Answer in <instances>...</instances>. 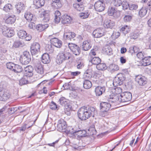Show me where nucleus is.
Listing matches in <instances>:
<instances>
[{
  "label": "nucleus",
  "instance_id": "1",
  "mask_svg": "<svg viewBox=\"0 0 151 151\" xmlns=\"http://www.w3.org/2000/svg\"><path fill=\"white\" fill-rule=\"evenodd\" d=\"M96 112V111L93 107L83 106L79 109L78 115L80 119L85 120L91 116H94Z\"/></svg>",
  "mask_w": 151,
  "mask_h": 151
},
{
  "label": "nucleus",
  "instance_id": "2",
  "mask_svg": "<svg viewBox=\"0 0 151 151\" xmlns=\"http://www.w3.org/2000/svg\"><path fill=\"white\" fill-rule=\"evenodd\" d=\"M71 57V54L66 51H62L59 53L57 56L56 62L58 64H61L63 61L69 59Z\"/></svg>",
  "mask_w": 151,
  "mask_h": 151
},
{
  "label": "nucleus",
  "instance_id": "3",
  "mask_svg": "<svg viewBox=\"0 0 151 151\" xmlns=\"http://www.w3.org/2000/svg\"><path fill=\"white\" fill-rule=\"evenodd\" d=\"M107 101L110 103L111 106H115L121 103L120 97L118 95H115L113 93L107 98Z\"/></svg>",
  "mask_w": 151,
  "mask_h": 151
},
{
  "label": "nucleus",
  "instance_id": "4",
  "mask_svg": "<svg viewBox=\"0 0 151 151\" xmlns=\"http://www.w3.org/2000/svg\"><path fill=\"white\" fill-rule=\"evenodd\" d=\"M125 78V75L124 74L122 73L117 74L114 78L113 81L114 86H116L118 85H121L122 84Z\"/></svg>",
  "mask_w": 151,
  "mask_h": 151
},
{
  "label": "nucleus",
  "instance_id": "5",
  "mask_svg": "<svg viewBox=\"0 0 151 151\" xmlns=\"http://www.w3.org/2000/svg\"><path fill=\"white\" fill-rule=\"evenodd\" d=\"M19 60L22 64L26 65L28 64L31 60L30 55L29 52L27 51L24 52Z\"/></svg>",
  "mask_w": 151,
  "mask_h": 151
},
{
  "label": "nucleus",
  "instance_id": "6",
  "mask_svg": "<svg viewBox=\"0 0 151 151\" xmlns=\"http://www.w3.org/2000/svg\"><path fill=\"white\" fill-rule=\"evenodd\" d=\"M1 29L3 35L5 37H11L14 34V32L13 30L9 29L5 25L1 26Z\"/></svg>",
  "mask_w": 151,
  "mask_h": 151
},
{
  "label": "nucleus",
  "instance_id": "7",
  "mask_svg": "<svg viewBox=\"0 0 151 151\" xmlns=\"http://www.w3.org/2000/svg\"><path fill=\"white\" fill-rule=\"evenodd\" d=\"M95 10L98 12L103 11L105 8V5L103 0H99L96 2L94 5Z\"/></svg>",
  "mask_w": 151,
  "mask_h": 151
},
{
  "label": "nucleus",
  "instance_id": "8",
  "mask_svg": "<svg viewBox=\"0 0 151 151\" xmlns=\"http://www.w3.org/2000/svg\"><path fill=\"white\" fill-rule=\"evenodd\" d=\"M40 46L37 42H34L30 46V51L32 55H35L40 52Z\"/></svg>",
  "mask_w": 151,
  "mask_h": 151
},
{
  "label": "nucleus",
  "instance_id": "9",
  "mask_svg": "<svg viewBox=\"0 0 151 151\" xmlns=\"http://www.w3.org/2000/svg\"><path fill=\"white\" fill-rule=\"evenodd\" d=\"M67 125L66 122L63 119L60 120L58 121L57 128L60 132H66Z\"/></svg>",
  "mask_w": 151,
  "mask_h": 151
},
{
  "label": "nucleus",
  "instance_id": "10",
  "mask_svg": "<svg viewBox=\"0 0 151 151\" xmlns=\"http://www.w3.org/2000/svg\"><path fill=\"white\" fill-rule=\"evenodd\" d=\"M68 46L70 49L75 55H78L80 54L81 50L78 45L73 43H69Z\"/></svg>",
  "mask_w": 151,
  "mask_h": 151
},
{
  "label": "nucleus",
  "instance_id": "11",
  "mask_svg": "<svg viewBox=\"0 0 151 151\" xmlns=\"http://www.w3.org/2000/svg\"><path fill=\"white\" fill-rule=\"evenodd\" d=\"M146 78L142 75H138L135 77V81L141 86H144L147 83Z\"/></svg>",
  "mask_w": 151,
  "mask_h": 151
},
{
  "label": "nucleus",
  "instance_id": "12",
  "mask_svg": "<svg viewBox=\"0 0 151 151\" xmlns=\"http://www.w3.org/2000/svg\"><path fill=\"white\" fill-rule=\"evenodd\" d=\"M9 91L5 90L0 92V101H5L10 98L11 96Z\"/></svg>",
  "mask_w": 151,
  "mask_h": 151
},
{
  "label": "nucleus",
  "instance_id": "13",
  "mask_svg": "<svg viewBox=\"0 0 151 151\" xmlns=\"http://www.w3.org/2000/svg\"><path fill=\"white\" fill-rule=\"evenodd\" d=\"M41 17L42 18V21L46 22L49 21L50 20L49 12L47 10H44L43 9H41Z\"/></svg>",
  "mask_w": 151,
  "mask_h": 151
},
{
  "label": "nucleus",
  "instance_id": "14",
  "mask_svg": "<svg viewBox=\"0 0 151 151\" xmlns=\"http://www.w3.org/2000/svg\"><path fill=\"white\" fill-rule=\"evenodd\" d=\"M121 102H124L129 101L132 98V94L129 92H126L123 96L120 95Z\"/></svg>",
  "mask_w": 151,
  "mask_h": 151
},
{
  "label": "nucleus",
  "instance_id": "15",
  "mask_svg": "<svg viewBox=\"0 0 151 151\" xmlns=\"http://www.w3.org/2000/svg\"><path fill=\"white\" fill-rule=\"evenodd\" d=\"M93 35L95 38L102 37L104 35V30L103 29H98L95 30L93 32Z\"/></svg>",
  "mask_w": 151,
  "mask_h": 151
},
{
  "label": "nucleus",
  "instance_id": "16",
  "mask_svg": "<svg viewBox=\"0 0 151 151\" xmlns=\"http://www.w3.org/2000/svg\"><path fill=\"white\" fill-rule=\"evenodd\" d=\"M45 0H34L33 4L36 9H39L43 6L45 4Z\"/></svg>",
  "mask_w": 151,
  "mask_h": 151
},
{
  "label": "nucleus",
  "instance_id": "17",
  "mask_svg": "<svg viewBox=\"0 0 151 151\" xmlns=\"http://www.w3.org/2000/svg\"><path fill=\"white\" fill-rule=\"evenodd\" d=\"M75 36L76 34L74 33L68 32L64 33L63 37L65 39L71 40H74L73 38Z\"/></svg>",
  "mask_w": 151,
  "mask_h": 151
},
{
  "label": "nucleus",
  "instance_id": "18",
  "mask_svg": "<svg viewBox=\"0 0 151 151\" xmlns=\"http://www.w3.org/2000/svg\"><path fill=\"white\" fill-rule=\"evenodd\" d=\"M24 70L26 76L29 77H31L33 76V68L31 66L28 65L25 68Z\"/></svg>",
  "mask_w": 151,
  "mask_h": 151
},
{
  "label": "nucleus",
  "instance_id": "19",
  "mask_svg": "<svg viewBox=\"0 0 151 151\" xmlns=\"http://www.w3.org/2000/svg\"><path fill=\"white\" fill-rule=\"evenodd\" d=\"M111 104L107 101V102H102L100 104V107L101 110L108 111L110 109Z\"/></svg>",
  "mask_w": 151,
  "mask_h": 151
},
{
  "label": "nucleus",
  "instance_id": "20",
  "mask_svg": "<svg viewBox=\"0 0 151 151\" xmlns=\"http://www.w3.org/2000/svg\"><path fill=\"white\" fill-rule=\"evenodd\" d=\"M74 135H77L79 137H85L86 135L87 132L85 130H80L79 129L75 130L73 132Z\"/></svg>",
  "mask_w": 151,
  "mask_h": 151
},
{
  "label": "nucleus",
  "instance_id": "21",
  "mask_svg": "<svg viewBox=\"0 0 151 151\" xmlns=\"http://www.w3.org/2000/svg\"><path fill=\"white\" fill-rule=\"evenodd\" d=\"M50 41L52 44L58 48H60L62 45V41L57 38H54L52 39Z\"/></svg>",
  "mask_w": 151,
  "mask_h": 151
},
{
  "label": "nucleus",
  "instance_id": "22",
  "mask_svg": "<svg viewBox=\"0 0 151 151\" xmlns=\"http://www.w3.org/2000/svg\"><path fill=\"white\" fill-rule=\"evenodd\" d=\"M106 90L104 86L101 87L98 86L96 87L95 89V92L97 96H99L101 95Z\"/></svg>",
  "mask_w": 151,
  "mask_h": 151
},
{
  "label": "nucleus",
  "instance_id": "23",
  "mask_svg": "<svg viewBox=\"0 0 151 151\" xmlns=\"http://www.w3.org/2000/svg\"><path fill=\"white\" fill-rule=\"evenodd\" d=\"M115 25V23L114 22L110 20H106L104 24V26L105 28H110L112 29Z\"/></svg>",
  "mask_w": 151,
  "mask_h": 151
},
{
  "label": "nucleus",
  "instance_id": "24",
  "mask_svg": "<svg viewBox=\"0 0 151 151\" xmlns=\"http://www.w3.org/2000/svg\"><path fill=\"white\" fill-rule=\"evenodd\" d=\"M61 20L63 24H69L72 20V19L70 16L67 14H64Z\"/></svg>",
  "mask_w": 151,
  "mask_h": 151
},
{
  "label": "nucleus",
  "instance_id": "25",
  "mask_svg": "<svg viewBox=\"0 0 151 151\" xmlns=\"http://www.w3.org/2000/svg\"><path fill=\"white\" fill-rule=\"evenodd\" d=\"M35 69L36 72L38 74L42 75L43 74V65L40 63H37L35 66Z\"/></svg>",
  "mask_w": 151,
  "mask_h": 151
},
{
  "label": "nucleus",
  "instance_id": "26",
  "mask_svg": "<svg viewBox=\"0 0 151 151\" xmlns=\"http://www.w3.org/2000/svg\"><path fill=\"white\" fill-rule=\"evenodd\" d=\"M42 62L44 64L49 63L50 62V59L49 55L48 53H45L42 56Z\"/></svg>",
  "mask_w": 151,
  "mask_h": 151
},
{
  "label": "nucleus",
  "instance_id": "27",
  "mask_svg": "<svg viewBox=\"0 0 151 151\" xmlns=\"http://www.w3.org/2000/svg\"><path fill=\"white\" fill-rule=\"evenodd\" d=\"M25 18L28 21L33 23V21H35V17L33 14L30 12L26 13L24 15Z\"/></svg>",
  "mask_w": 151,
  "mask_h": 151
},
{
  "label": "nucleus",
  "instance_id": "28",
  "mask_svg": "<svg viewBox=\"0 0 151 151\" xmlns=\"http://www.w3.org/2000/svg\"><path fill=\"white\" fill-rule=\"evenodd\" d=\"M142 65L146 66L151 64V57L150 56L145 57L143 59L141 62Z\"/></svg>",
  "mask_w": 151,
  "mask_h": 151
},
{
  "label": "nucleus",
  "instance_id": "29",
  "mask_svg": "<svg viewBox=\"0 0 151 151\" xmlns=\"http://www.w3.org/2000/svg\"><path fill=\"white\" fill-rule=\"evenodd\" d=\"M101 59L98 57H93L91 56L89 61L93 64L96 65L100 63Z\"/></svg>",
  "mask_w": 151,
  "mask_h": 151
},
{
  "label": "nucleus",
  "instance_id": "30",
  "mask_svg": "<svg viewBox=\"0 0 151 151\" xmlns=\"http://www.w3.org/2000/svg\"><path fill=\"white\" fill-rule=\"evenodd\" d=\"M16 9L17 13V14H19L24 9V5L21 2H19L15 6Z\"/></svg>",
  "mask_w": 151,
  "mask_h": 151
},
{
  "label": "nucleus",
  "instance_id": "31",
  "mask_svg": "<svg viewBox=\"0 0 151 151\" xmlns=\"http://www.w3.org/2000/svg\"><path fill=\"white\" fill-rule=\"evenodd\" d=\"M51 5L56 9H59L62 6V4L60 0H52Z\"/></svg>",
  "mask_w": 151,
  "mask_h": 151
},
{
  "label": "nucleus",
  "instance_id": "32",
  "mask_svg": "<svg viewBox=\"0 0 151 151\" xmlns=\"http://www.w3.org/2000/svg\"><path fill=\"white\" fill-rule=\"evenodd\" d=\"M91 46V44L88 41H85L83 42L82 45V48L85 51L88 50L90 49Z\"/></svg>",
  "mask_w": 151,
  "mask_h": 151
},
{
  "label": "nucleus",
  "instance_id": "33",
  "mask_svg": "<svg viewBox=\"0 0 151 151\" xmlns=\"http://www.w3.org/2000/svg\"><path fill=\"white\" fill-rule=\"evenodd\" d=\"M48 26L49 25L47 24H40L37 26L36 29L39 32H41L47 28Z\"/></svg>",
  "mask_w": 151,
  "mask_h": 151
},
{
  "label": "nucleus",
  "instance_id": "34",
  "mask_svg": "<svg viewBox=\"0 0 151 151\" xmlns=\"http://www.w3.org/2000/svg\"><path fill=\"white\" fill-rule=\"evenodd\" d=\"M147 9L142 7L140 9L138 12V14L140 17H143L145 16L147 12Z\"/></svg>",
  "mask_w": 151,
  "mask_h": 151
},
{
  "label": "nucleus",
  "instance_id": "35",
  "mask_svg": "<svg viewBox=\"0 0 151 151\" xmlns=\"http://www.w3.org/2000/svg\"><path fill=\"white\" fill-rule=\"evenodd\" d=\"M83 84V87L85 89H89L92 86L91 82L90 81L87 80H86L84 81Z\"/></svg>",
  "mask_w": 151,
  "mask_h": 151
},
{
  "label": "nucleus",
  "instance_id": "36",
  "mask_svg": "<svg viewBox=\"0 0 151 151\" xmlns=\"http://www.w3.org/2000/svg\"><path fill=\"white\" fill-rule=\"evenodd\" d=\"M16 20L15 16L14 15L10 16L6 20V22L7 24H12Z\"/></svg>",
  "mask_w": 151,
  "mask_h": 151
},
{
  "label": "nucleus",
  "instance_id": "37",
  "mask_svg": "<svg viewBox=\"0 0 151 151\" xmlns=\"http://www.w3.org/2000/svg\"><path fill=\"white\" fill-rule=\"evenodd\" d=\"M18 37L20 38L24 39L27 35L25 31L24 30H20L17 33Z\"/></svg>",
  "mask_w": 151,
  "mask_h": 151
},
{
  "label": "nucleus",
  "instance_id": "38",
  "mask_svg": "<svg viewBox=\"0 0 151 151\" xmlns=\"http://www.w3.org/2000/svg\"><path fill=\"white\" fill-rule=\"evenodd\" d=\"M108 13L109 16H113L116 13V10L114 7L110 6L109 7Z\"/></svg>",
  "mask_w": 151,
  "mask_h": 151
},
{
  "label": "nucleus",
  "instance_id": "39",
  "mask_svg": "<svg viewBox=\"0 0 151 151\" xmlns=\"http://www.w3.org/2000/svg\"><path fill=\"white\" fill-rule=\"evenodd\" d=\"M108 68L112 72L116 71L119 69V67L118 65L115 64H110L108 67Z\"/></svg>",
  "mask_w": 151,
  "mask_h": 151
},
{
  "label": "nucleus",
  "instance_id": "40",
  "mask_svg": "<svg viewBox=\"0 0 151 151\" xmlns=\"http://www.w3.org/2000/svg\"><path fill=\"white\" fill-rule=\"evenodd\" d=\"M97 68L99 70H104L106 69L107 67L104 63H99L96 65Z\"/></svg>",
  "mask_w": 151,
  "mask_h": 151
},
{
  "label": "nucleus",
  "instance_id": "41",
  "mask_svg": "<svg viewBox=\"0 0 151 151\" xmlns=\"http://www.w3.org/2000/svg\"><path fill=\"white\" fill-rule=\"evenodd\" d=\"M23 69L22 67L18 65L15 64L13 71L16 73H20L23 70Z\"/></svg>",
  "mask_w": 151,
  "mask_h": 151
},
{
  "label": "nucleus",
  "instance_id": "42",
  "mask_svg": "<svg viewBox=\"0 0 151 151\" xmlns=\"http://www.w3.org/2000/svg\"><path fill=\"white\" fill-rule=\"evenodd\" d=\"M139 51V48L135 46L130 47L129 48V52L132 55L133 53L137 52Z\"/></svg>",
  "mask_w": 151,
  "mask_h": 151
},
{
  "label": "nucleus",
  "instance_id": "43",
  "mask_svg": "<svg viewBox=\"0 0 151 151\" xmlns=\"http://www.w3.org/2000/svg\"><path fill=\"white\" fill-rule=\"evenodd\" d=\"M68 100L63 97H61L58 101V102L62 106H65L67 103Z\"/></svg>",
  "mask_w": 151,
  "mask_h": 151
},
{
  "label": "nucleus",
  "instance_id": "44",
  "mask_svg": "<svg viewBox=\"0 0 151 151\" xmlns=\"http://www.w3.org/2000/svg\"><path fill=\"white\" fill-rule=\"evenodd\" d=\"M13 9V6L10 4H6L3 8V10L6 12H8Z\"/></svg>",
  "mask_w": 151,
  "mask_h": 151
},
{
  "label": "nucleus",
  "instance_id": "45",
  "mask_svg": "<svg viewBox=\"0 0 151 151\" xmlns=\"http://www.w3.org/2000/svg\"><path fill=\"white\" fill-rule=\"evenodd\" d=\"M65 112L66 114V112H69L70 111H72L73 110V109L71 106L69 104H67L65 106Z\"/></svg>",
  "mask_w": 151,
  "mask_h": 151
},
{
  "label": "nucleus",
  "instance_id": "46",
  "mask_svg": "<svg viewBox=\"0 0 151 151\" xmlns=\"http://www.w3.org/2000/svg\"><path fill=\"white\" fill-rule=\"evenodd\" d=\"M146 56V55L144 52H139L137 54V58L139 59H141L142 61L143 60V59H144V58Z\"/></svg>",
  "mask_w": 151,
  "mask_h": 151
},
{
  "label": "nucleus",
  "instance_id": "47",
  "mask_svg": "<svg viewBox=\"0 0 151 151\" xmlns=\"http://www.w3.org/2000/svg\"><path fill=\"white\" fill-rule=\"evenodd\" d=\"M15 65V64L11 62L8 63L6 64V66L7 68L12 71H13Z\"/></svg>",
  "mask_w": 151,
  "mask_h": 151
},
{
  "label": "nucleus",
  "instance_id": "48",
  "mask_svg": "<svg viewBox=\"0 0 151 151\" xmlns=\"http://www.w3.org/2000/svg\"><path fill=\"white\" fill-rule=\"evenodd\" d=\"M46 50L49 52V53H52L54 51V49L52 47L51 45H48L46 47Z\"/></svg>",
  "mask_w": 151,
  "mask_h": 151
},
{
  "label": "nucleus",
  "instance_id": "49",
  "mask_svg": "<svg viewBox=\"0 0 151 151\" xmlns=\"http://www.w3.org/2000/svg\"><path fill=\"white\" fill-rule=\"evenodd\" d=\"M122 4L124 9H127L128 7L129 8L130 5L129 4L128 2L126 1H123L122 2Z\"/></svg>",
  "mask_w": 151,
  "mask_h": 151
},
{
  "label": "nucleus",
  "instance_id": "50",
  "mask_svg": "<svg viewBox=\"0 0 151 151\" xmlns=\"http://www.w3.org/2000/svg\"><path fill=\"white\" fill-rule=\"evenodd\" d=\"M114 5L116 6H120L122 4L121 0H113Z\"/></svg>",
  "mask_w": 151,
  "mask_h": 151
},
{
  "label": "nucleus",
  "instance_id": "51",
  "mask_svg": "<svg viewBox=\"0 0 151 151\" xmlns=\"http://www.w3.org/2000/svg\"><path fill=\"white\" fill-rule=\"evenodd\" d=\"M84 76L85 78H90L92 76V73L91 72H89V70H87L84 73Z\"/></svg>",
  "mask_w": 151,
  "mask_h": 151
},
{
  "label": "nucleus",
  "instance_id": "52",
  "mask_svg": "<svg viewBox=\"0 0 151 151\" xmlns=\"http://www.w3.org/2000/svg\"><path fill=\"white\" fill-rule=\"evenodd\" d=\"M28 81L24 78H23L19 81V84L22 86L27 83Z\"/></svg>",
  "mask_w": 151,
  "mask_h": 151
},
{
  "label": "nucleus",
  "instance_id": "53",
  "mask_svg": "<svg viewBox=\"0 0 151 151\" xmlns=\"http://www.w3.org/2000/svg\"><path fill=\"white\" fill-rule=\"evenodd\" d=\"M114 90H115L114 92L116 94V95H119V96L120 97V95H120L119 94L122 92V88L120 87H117L115 88Z\"/></svg>",
  "mask_w": 151,
  "mask_h": 151
},
{
  "label": "nucleus",
  "instance_id": "54",
  "mask_svg": "<svg viewBox=\"0 0 151 151\" xmlns=\"http://www.w3.org/2000/svg\"><path fill=\"white\" fill-rule=\"evenodd\" d=\"M22 45V44L20 41H17L14 43L13 47L15 48H18Z\"/></svg>",
  "mask_w": 151,
  "mask_h": 151
},
{
  "label": "nucleus",
  "instance_id": "55",
  "mask_svg": "<svg viewBox=\"0 0 151 151\" xmlns=\"http://www.w3.org/2000/svg\"><path fill=\"white\" fill-rule=\"evenodd\" d=\"M50 108L52 110H55L57 109V105L56 104L52 101L50 105Z\"/></svg>",
  "mask_w": 151,
  "mask_h": 151
},
{
  "label": "nucleus",
  "instance_id": "56",
  "mask_svg": "<svg viewBox=\"0 0 151 151\" xmlns=\"http://www.w3.org/2000/svg\"><path fill=\"white\" fill-rule=\"evenodd\" d=\"M89 15V14L87 13H81L80 14V17L82 19H86L87 18Z\"/></svg>",
  "mask_w": 151,
  "mask_h": 151
},
{
  "label": "nucleus",
  "instance_id": "57",
  "mask_svg": "<svg viewBox=\"0 0 151 151\" xmlns=\"http://www.w3.org/2000/svg\"><path fill=\"white\" fill-rule=\"evenodd\" d=\"M63 87L65 89H70V83L69 82L68 83H65L63 85Z\"/></svg>",
  "mask_w": 151,
  "mask_h": 151
},
{
  "label": "nucleus",
  "instance_id": "58",
  "mask_svg": "<svg viewBox=\"0 0 151 151\" xmlns=\"http://www.w3.org/2000/svg\"><path fill=\"white\" fill-rule=\"evenodd\" d=\"M138 6L135 4L130 5L129 9L130 10H135L137 9Z\"/></svg>",
  "mask_w": 151,
  "mask_h": 151
},
{
  "label": "nucleus",
  "instance_id": "59",
  "mask_svg": "<svg viewBox=\"0 0 151 151\" xmlns=\"http://www.w3.org/2000/svg\"><path fill=\"white\" fill-rule=\"evenodd\" d=\"M77 63L78 65H77V67L78 69H81L83 67L84 65L83 62L82 61H78Z\"/></svg>",
  "mask_w": 151,
  "mask_h": 151
},
{
  "label": "nucleus",
  "instance_id": "60",
  "mask_svg": "<svg viewBox=\"0 0 151 151\" xmlns=\"http://www.w3.org/2000/svg\"><path fill=\"white\" fill-rule=\"evenodd\" d=\"M132 17L130 15H126L124 17V20L125 22H129L131 20Z\"/></svg>",
  "mask_w": 151,
  "mask_h": 151
},
{
  "label": "nucleus",
  "instance_id": "61",
  "mask_svg": "<svg viewBox=\"0 0 151 151\" xmlns=\"http://www.w3.org/2000/svg\"><path fill=\"white\" fill-rule=\"evenodd\" d=\"M73 6L77 10L79 11H81V10H83V8L81 7L80 5H79V4H74Z\"/></svg>",
  "mask_w": 151,
  "mask_h": 151
},
{
  "label": "nucleus",
  "instance_id": "62",
  "mask_svg": "<svg viewBox=\"0 0 151 151\" xmlns=\"http://www.w3.org/2000/svg\"><path fill=\"white\" fill-rule=\"evenodd\" d=\"M107 111H103L101 110V111L100 112V115L103 117H104L107 114Z\"/></svg>",
  "mask_w": 151,
  "mask_h": 151
},
{
  "label": "nucleus",
  "instance_id": "63",
  "mask_svg": "<svg viewBox=\"0 0 151 151\" xmlns=\"http://www.w3.org/2000/svg\"><path fill=\"white\" fill-rule=\"evenodd\" d=\"M9 111L10 112V113L13 114L16 111H17V109L16 107H11L9 108Z\"/></svg>",
  "mask_w": 151,
  "mask_h": 151
},
{
  "label": "nucleus",
  "instance_id": "64",
  "mask_svg": "<svg viewBox=\"0 0 151 151\" xmlns=\"http://www.w3.org/2000/svg\"><path fill=\"white\" fill-rule=\"evenodd\" d=\"M96 50L94 49H92L91 50L90 52L89 53V56L90 57H91V56H92V55L94 56L96 55Z\"/></svg>",
  "mask_w": 151,
  "mask_h": 151
}]
</instances>
